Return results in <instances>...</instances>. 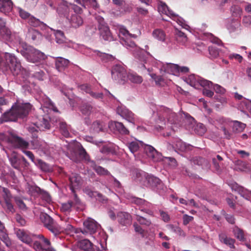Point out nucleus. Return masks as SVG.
Listing matches in <instances>:
<instances>
[{
    "label": "nucleus",
    "mask_w": 251,
    "mask_h": 251,
    "mask_svg": "<svg viewBox=\"0 0 251 251\" xmlns=\"http://www.w3.org/2000/svg\"><path fill=\"white\" fill-rule=\"evenodd\" d=\"M33 109V105L29 102H24L20 100H17L9 111L4 112L1 115L0 123L16 121L18 119H26Z\"/></svg>",
    "instance_id": "f257e3e1"
},
{
    "label": "nucleus",
    "mask_w": 251,
    "mask_h": 251,
    "mask_svg": "<svg viewBox=\"0 0 251 251\" xmlns=\"http://www.w3.org/2000/svg\"><path fill=\"white\" fill-rule=\"evenodd\" d=\"M4 57L6 70H9L14 75H27L26 71L22 68L21 63L15 55L5 52Z\"/></svg>",
    "instance_id": "f03ea898"
},
{
    "label": "nucleus",
    "mask_w": 251,
    "mask_h": 251,
    "mask_svg": "<svg viewBox=\"0 0 251 251\" xmlns=\"http://www.w3.org/2000/svg\"><path fill=\"white\" fill-rule=\"evenodd\" d=\"M57 10L59 14L63 15L69 20L73 27L77 28L82 25L83 20L80 15L72 14L71 16H69L70 8L67 1H63Z\"/></svg>",
    "instance_id": "7ed1b4c3"
},
{
    "label": "nucleus",
    "mask_w": 251,
    "mask_h": 251,
    "mask_svg": "<svg viewBox=\"0 0 251 251\" xmlns=\"http://www.w3.org/2000/svg\"><path fill=\"white\" fill-rule=\"evenodd\" d=\"M24 55L27 61L32 63H42L47 58V56L44 53L33 48L27 49Z\"/></svg>",
    "instance_id": "20e7f679"
},
{
    "label": "nucleus",
    "mask_w": 251,
    "mask_h": 251,
    "mask_svg": "<svg viewBox=\"0 0 251 251\" xmlns=\"http://www.w3.org/2000/svg\"><path fill=\"white\" fill-rule=\"evenodd\" d=\"M127 75L126 69L121 65L116 64L112 68V77L120 83L124 84L127 81Z\"/></svg>",
    "instance_id": "39448f33"
},
{
    "label": "nucleus",
    "mask_w": 251,
    "mask_h": 251,
    "mask_svg": "<svg viewBox=\"0 0 251 251\" xmlns=\"http://www.w3.org/2000/svg\"><path fill=\"white\" fill-rule=\"evenodd\" d=\"M19 15L20 17L25 20L29 25L34 27H39L42 29L45 28L46 25L39 19L36 18L29 13L22 9H20Z\"/></svg>",
    "instance_id": "423d86ee"
},
{
    "label": "nucleus",
    "mask_w": 251,
    "mask_h": 251,
    "mask_svg": "<svg viewBox=\"0 0 251 251\" xmlns=\"http://www.w3.org/2000/svg\"><path fill=\"white\" fill-rule=\"evenodd\" d=\"M83 225L85 227V230L83 231L81 229H76L75 230L76 233L82 232L84 234L85 233H89L90 234H93L96 232L98 227L99 225L96 221L91 218H88L83 222Z\"/></svg>",
    "instance_id": "0eeeda50"
},
{
    "label": "nucleus",
    "mask_w": 251,
    "mask_h": 251,
    "mask_svg": "<svg viewBox=\"0 0 251 251\" xmlns=\"http://www.w3.org/2000/svg\"><path fill=\"white\" fill-rule=\"evenodd\" d=\"M138 175L140 176H143L145 179L144 184L151 187H157L158 185H160L161 181L158 178L151 175L146 173L144 172L137 174L138 177Z\"/></svg>",
    "instance_id": "6e6552de"
},
{
    "label": "nucleus",
    "mask_w": 251,
    "mask_h": 251,
    "mask_svg": "<svg viewBox=\"0 0 251 251\" xmlns=\"http://www.w3.org/2000/svg\"><path fill=\"white\" fill-rule=\"evenodd\" d=\"M87 155L85 150L83 148L82 146L76 150H73L71 151L68 157L72 161L75 162H78L81 161L83 158H86V156Z\"/></svg>",
    "instance_id": "1a4fd4ad"
},
{
    "label": "nucleus",
    "mask_w": 251,
    "mask_h": 251,
    "mask_svg": "<svg viewBox=\"0 0 251 251\" xmlns=\"http://www.w3.org/2000/svg\"><path fill=\"white\" fill-rule=\"evenodd\" d=\"M49 231L55 236L58 235L66 230H72L74 227L71 225H68L66 227L59 225L55 221L47 228Z\"/></svg>",
    "instance_id": "9d476101"
},
{
    "label": "nucleus",
    "mask_w": 251,
    "mask_h": 251,
    "mask_svg": "<svg viewBox=\"0 0 251 251\" xmlns=\"http://www.w3.org/2000/svg\"><path fill=\"white\" fill-rule=\"evenodd\" d=\"M70 188L72 192L78 189L82 184L81 177L77 174H72L69 177Z\"/></svg>",
    "instance_id": "9b49d317"
},
{
    "label": "nucleus",
    "mask_w": 251,
    "mask_h": 251,
    "mask_svg": "<svg viewBox=\"0 0 251 251\" xmlns=\"http://www.w3.org/2000/svg\"><path fill=\"white\" fill-rule=\"evenodd\" d=\"M16 233L18 238L22 242L30 246L32 245L33 235H31L24 230L20 229L16 231Z\"/></svg>",
    "instance_id": "f8f14e48"
},
{
    "label": "nucleus",
    "mask_w": 251,
    "mask_h": 251,
    "mask_svg": "<svg viewBox=\"0 0 251 251\" xmlns=\"http://www.w3.org/2000/svg\"><path fill=\"white\" fill-rule=\"evenodd\" d=\"M110 128L115 129L119 133L122 135H128L129 131L121 122L111 121L109 123Z\"/></svg>",
    "instance_id": "ddd939ff"
},
{
    "label": "nucleus",
    "mask_w": 251,
    "mask_h": 251,
    "mask_svg": "<svg viewBox=\"0 0 251 251\" xmlns=\"http://www.w3.org/2000/svg\"><path fill=\"white\" fill-rule=\"evenodd\" d=\"M146 153L149 158L154 162H157L161 159V154L158 152L153 147L147 145L145 147Z\"/></svg>",
    "instance_id": "4468645a"
},
{
    "label": "nucleus",
    "mask_w": 251,
    "mask_h": 251,
    "mask_svg": "<svg viewBox=\"0 0 251 251\" xmlns=\"http://www.w3.org/2000/svg\"><path fill=\"white\" fill-rule=\"evenodd\" d=\"M118 222L123 226L130 225L132 222V217L130 214L126 212H119L117 216Z\"/></svg>",
    "instance_id": "2eb2a0df"
},
{
    "label": "nucleus",
    "mask_w": 251,
    "mask_h": 251,
    "mask_svg": "<svg viewBox=\"0 0 251 251\" xmlns=\"http://www.w3.org/2000/svg\"><path fill=\"white\" fill-rule=\"evenodd\" d=\"M99 30L100 38L104 40L111 42L114 40L108 25L99 27Z\"/></svg>",
    "instance_id": "dca6fc26"
},
{
    "label": "nucleus",
    "mask_w": 251,
    "mask_h": 251,
    "mask_svg": "<svg viewBox=\"0 0 251 251\" xmlns=\"http://www.w3.org/2000/svg\"><path fill=\"white\" fill-rule=\"evenodd\" d=\"M163 118H166L171 124L176 123L178 119V116L176 114L169 108H164L162 114Z\"/></svg>",
    "instance_id": "f3484780"
},
{
    "label": "nucleus",
    "mask_w": 251,
    "mask_h": 251,
    "mask_svg": "<svg viewBox=\"0 0 251 251\" xmlns=\"http://www.w3.org/2000/svg\"><path fill=\"white\" fill-rule=\"evenodd\" d=\"M118 113L128 122L134 124L135 122V115L129 110L126 108H122L118 110Z\"/></svg>",
    "instance_id": "a211bd4d"
},
{
    "label": "nucleus",
    "mask_w": 251,
    "mask_h": 251,
    "mask_svg": "<svg viewBox=\"0 0 251 251\" xmlns=\"http://www.w3.org/2000/svg\"><path fill=\"white\" fill-rule=\"evenodd\" d=\"M69 63V60L61 57H58L55 60V68L59 72H62L68 67Z\"/></svg>",
    "instance_id": "6ab92c4d"
},
{
    "label": "nucleus",
    "mask_w": 251,
    "mask_h": 251,
    "mask_svg": "<svg viewBox=\"0 0 251 251\" xmlns=\"http://www.w3.org/2000/svg\"><path fill=\"white\" fill-rule=\"evenodd\" d=\"M0 36L2 39L8 42H14L13 38L15 36L11 33V31L6 26L0 28Z\"/></svg>",
    "instance_id": "aec40b11"
},
{
    "label": "nucleus",
    "mask_w": 251,
    "mask_h": 251,
    "mask_svg": "<svg viewBox=\"0 0 251 251\" xmlns=\"http://www.w3.org/2000/svg\"><path fill=\"white\" fill-rule=\"evenodd\" d=\"M78 246L83 251H95L93 244L88 239L80 241Z\"/></svg>",
    "instance_id": "412c9836"
},
{
    "label": "nucleus",
    "mask_w": 251,
    "mask_h": 251,
    "mask_svg": "<svg viewBox=\"0 0 251 251\" xmlns=\"http://www.w3.org/2000/svg\"><path fill=\"white\" fill-rule=\"evenodd\" d=\"M79 110L82 114L89 116L95 112L96 108L89 103H85L80 106Z\"/></svg>",
    "instance_id": "4be33fe9"
},
{
    "label": "nucleus",
    "mask_w": 251,
    "mask_h": 251,
    "mask_svg": "<svg viewBox=\"0 0 251 251\" xmlns=\"http://www.w3.org/2000/svg\"><path fill=\"white\" fill-rule=\"evenodd\" d=\"M219 238L221 242L229 246L231 249L235 248L234 243L235 240L230 237H228L224 233H221L219 235Z\"/></svg>",
    "instance_id": "5701e85b"
},
{
    "label": "nucleus",
    "mask_w": 251,
    "mask_h": 251,
    "mask_svg": "<svg viewBox=\"0 0 251 251\" xmlns=\"http://www.w3.org/2000/svg\"><path fill=\"white\" fill-rule=\"evenodd\" d=\"M0 238L8 247L11 245V242L6 233V229L3 223L0 221Z\"/></svg>",
    "instance_id": "b1692460"
},
{
    "label": "nucleus",
    "mask_w": 251,
    "mask_h": 251,
    "mask_svg": "<svg viewBox=\"0 0 251 251\" xmlns=\"http://www.w3.org/2000/svg\"><path fill=\"white\" fill-rule=\"evenodd\" d=\"M153 37L158 41L164 42L166 39V33L164 30L160 28L153 30L152 33Z\"/></svg>",
    "instance_id": "393cba45"
},
{
    "label": "nucleus",
    "mask_w": 251,
    "mask_h": 251,
    "mask_svg": "<svg viewBox=\"0 0 251 251\" xmlns=\"http://www.w3.org/2000/svg\"><path fill=\"white\" fill-rule=\"evenodd\" d=\"M11 166L18 170H20L21 168V160L19 158L17 155L13 153L9 157Z\"/></svg>",
    "instance_id": "a878e982"
},
{
    "label": "nucleus",
    "mask_w": 251,
    "mask_h": 251,
    "mask_svg": "<svg viewBox=\"0 0 251 251\" xmlns=\"http://www.w3.org/2000/svg\"><path fill=\"white\" fill-rule=\"evenodd\" d=\"M127 81L129 80L131 82L136 84H140L143 81L142 76L135 73H128L127 75Z\"/></svg>",
    "instance_id": "bb28decb"
},
{
    "label": "nucleus",
    "mask_w": 251,
    "mask_h": 251,
    "mask_svg": "<svg viewBox=\"0 0 251 251\" xmlns=\"http://www.w3.org/2000/svg\"><path fill=\"white\" fill-rule=\"evenodd\" d=\"M135 56L142 63L141 66H139L141 68L146 69V67L145 63L147 60V53L144 50H140L135 54Z\"/></svg>",
    "instance_id": "cd10ccee"
},
{
    "label": "nucleus",
    "mask_w": 251,
    "mask_h": 251,
    "mask_svg": "<svg viewBox=\"0 0 251 251\" xmlns=\"http://www.w3.org/2000/svg\"><path fill=\"white\" fill-rule=\"evenodd\" d=\"M12 2L11 0H0V11L8 12L12 9Z\"/></svg>",
    "instance_id": "c85d7f7f"
},
{
    "label": "nucleus",
    "mask_w": 251,
    "mask_h": 251,
    "mask_svg": "<svg viewBox=\"0 0 251 251\" xmlns=\"http://www.w3.org/2000/svg\"><path fill=\"white\" fill-rule=\"evenodd\" d=\"M40 218L46 228L50 226L52 223L55 221L50 216L45 213H41Z\"/></svg>",
    "instance_id": "c756f323"
},
{
    "label": "nucleus",
    "mask_w": 251,
    "mask_h": 251,
    "mask_svg": "<svg viewBox=\"0 0 251 251\" xmlns=\"http://www.w3.org/2000/svg\"><path fill=\"white\" fill-rule=\"evenodd\" d=\"M59 126L60 133L65 137H68L70 135V126L68 125L66 122H60Z\"/></svg>",
    "instance_id": "7c9ffc66"
},
{
    "label": "nucleus",
    "mask_w": 251,
    "mask_h": 251,
    "mask_svg": "<svg viewBox=\"0 0 251 251\" xmlns=\"http://www.w3.org/2000/svg\"><path fill=\"white\" fill-rule=\"evenodd\" d=\"M212 164L215 170L218 172L221 171L222 161L223 158L219 155H217L216 157L212 158Z\"/></svg>",
    "instance_id": "2f4dec72"
},
{
    "label": "nucleus",
    "mask_w": 251,
    "mask_h": 251,
    "mask_svg": "<svg viewBox=\"0 0 251 251\" xmlns=\"http://www.w3.org/2000/svg\"><path fill=\"white\" fill-rule=\"evenodd\" d=\"M35 126L38 129L41 131L49 129L50 127V124L49 121L45 118H43L42 120Z\"/></svg>",
    "instance_id": "473e14b6"
},
{
    "label": "nucleus",
    "mask_w": 251,
    "mask_h": 251,
    "mask_svg": "<svg viewBox=\"0 0 251 251\" xmlns=\"http://www.w3.org/2000/svg\"><path fill=\"white\" fill-rule=\"evenodd\" d=\"M171 71L174 75H176L179 72L187 73L189 71V68L186 67H180L176 64H171L170 66Z\"/></svg>",
    "instance_id": "72a5a7b5"
},
{
    "label": "nucleus",
    "mask_w": 251,
    "mask_h": 251,
    "mask_svg": "<svg viewBox=\"0 0 251 251\" xmlns=\"http://www.w3.org/2000/svg\"><path fill=\"white\" fill-rule=\"evenodd\" d=\"M104 124L100 121H96L92 125L91 129L94 132L99 133L103 130Z\"/></svg>",
    "instance_id": "f704fd0d"
},
{
    "label": "nucleus",
    "mask_w": 251,
    "mask_h": 251,
    "mask_svg": "<svg viewBox=\"0 0 251 251\" xmlns=\"http://www.w3.org/2000/svg\"><path fill=\"white\" fill-rule=\"evenodd\" d=\"M12 142L19 148H26L28 146V142L24 140L22 138L18 136L14 137L12 139Z\"/></svg>",
    "instance_id": "c9c22d12"
},
{
    "label": "nucleus",
    "mask_w": 251,
    "mask_h": 251,
    "mask_svg": "<svg viewBox=\"0 0 251 251\" xmlns=\"http://www.w3.org/2000/svg\"><path fill=\"white\" fill-rule=\"evenodd\" d=\"M167 228L171 232L175 233L179 236L185 237L186 235L185 232L179 226L169 225L167 226Z\"/></svg>",
    "instance_id": "e433bc0d"
},
{
    "label": "nucleus",
    "mask_w": 251,
    "mask_h": 251,
    "mask_svg": "<svg viewBox=\"0 0 251 251\" xmlns=\"http://www.w3.org/2000/svg\"><path fill=\"white\" fill-rule=\"evenodd\" d=\"M14 201L17 206L23 211H26L28 207L25 203L23 199L20 197H15Z\"/></svg>",
    "instance_id": "4c0bfd02"
},
{
    "label": "nucleus",
    "mask_w": 251,
    "mask_h": 251,
    "mask_svg": "<svg viewBox=\"0 0 251 251\" xmlns=\"http://www.w3.org/2000/svg\"><path fill=\"white\" fill-rule=\"evenodd\" d=\"M233 233L235 237L241 241H244L245 240L244 231L237 226L233 228Z\"/></svg>",
    "instance_id": "58836bf2"
},
{
    "label": "nucleus",
    "mask_w": 251,
    "mask_h": 251,
    "mask_svg": "<svg viewBox=\"0 0 251 251\" xmlns=\"http://www.w3.org/2000/svg\"><path fill=\"white\" fill-rule=\"evenodd\" d=\"M120 42L126 48H134L136 46L135 43L130 39V37H122Z\"/></svg>",
    "instance_id": "ea45409f"
},
{
    "label": "nucleus",
    "mask_w": 251,
    "mask_h": 251,
    "mask_svg": "<svg viewBox=\"0 0 251 251\" xmlns=\"http://www.w3.org/2000/svg\"><path fill=\"white\" fill-rule=\"evenodd\" d=\"M2 205L6 213L8 214L14 213L15 212V209L12 203L11 200L4 201Z\"/></svg>",
    "instance_id": "a19ab883"
},
{
    "label": "nucleus",
    "mask_w": 251,
    "mask_h": 251,
    "mask_svg": "<svg viewBox=\"0 0 251 251\" xmlns=\"http://www.w3.org/2000/svg\"><path fill=\"white\" fill-rule=\"evenodd\" d=\"M73 206L74 203L72 201H69L67 202L62 204L61 210L66 214L69 213L71 211L72 208Z\"/></svg>",
    "instance_id": "79ce46f5"
},
{
    "label": "nucleus",
    "mask_w": 251,
    "mask_h": 251,
    "mask_svg": "<svg viewBox=\"0 0 251 251\" xmlns=\"http://www.w3.org/2000/svg\"><path fill=\"white\" fill-rule=\"evenodd\" d=\"M176 39L177 42L181 44H184L187 41V37L185 34L179 30L176 32Z\"/></svg>",
    "instance_id": "37998d69"
},
{
    "label": "nucleus",
    "mask_w": 251,
    "mask_h": 251,
    "mask_svg": "<svg viewBox=\"0 0 251 251\" xmlns=\"http://www.w3.org/2000/svg\"><path fill=\"white\" fill-rule=\"evenodd\" d=\"M232 16L234 17H240L242 13L241 8L238 5H234L230 8Z\"/></svg>",
    "instance_id": "c03bdc74"
},
{
    "label": "nucleus",
    "mask_w": 251,
    "mask_h": 251,
    "mask_svg": "<svg viewBox=\"0 0 251 251\" xmlns=\"http://www.w3.org/2000/svg\"><path fill=\"white\" fill-rule=\"evenodd\" d=\"M93 167V169L99 175H102V176L111 175L110 173L107 169H105V168H104L101 166H97L95 164Z\"/></svg>",
    "instance_id": "a18cd8bd"
},
{
    "label": "nucleus",
    "mask_w": 251,
    "mask_h": 251,
    "mask_svg": "<svg viewBox=\"0 0 251 251\" xmlns=\"http://www.w3.org/2000/svg\"><path fill=\"white\" fill-rule=\"evenodd\" d=\"M119 36L120 40L122 37L127 38L133 37H135L136 36L132 35L129 31L124 26L120 27L119 29Z\"/></svg>",
    "instance_id": "49530a36"
},
{
    "label": "nucleus",
    "mask_w": 251,
    "mask_h": 251,
    "mask_svg": "<svg viewBox=\"0 0 251 251\" xmlns=\"http://www.w3.org/2000/svg\"><path fill=\"white\" fill-rule=\"evenodd\" d=\"M136 220L140 225L146 226H150L151 223L150 220L137 214L136 215Z\"/></svg>",
    "instance_id": "de8ad7c7"
},
{
    "label": "nucleus",
    "mask_w": 251,
    "mask_h": 251,
    "mask_svg": "<svg viewBox=\"0 0 251 251\" xmlns=\"http://www.w3.org/2000/svg\"><path fill=\"white\" fill-rule=\"evenodd\" d=\"M195 131L197 134L202 136L206 131V128L203 124L199 123L195 127Z\"/></svg>",
    "instance_id": "09e8293b"
},
{
    "label": "nucleus",
    "mask_w": 251,
    "mask_h": 251,
    "mask_svg": "<svg viewBox=\"0 0 251 251\" xmlns=\"http://www.w3.org/2000/svg\"><path fill=\"white\" fill-rule=\"evenodd\" d=\"M33 248L36 251H52L51 248H44L41 245V243L39 241H35L34 243L32 242V245Z\"/></svg>",
    "instance_id": "8fccbe9b"
},
{
    "label": "nucleus",
    "mask_w": 251,
    "mask_h": 251,
    "mask_svg": "<svg viewBox=\"0 0 251 251\" xmlns=\"http://www.w3.org/2000/svg\"><path fill=\"white\" fill-rule=\"evenodd\" d=\"M27 36L28 37L30 38L32 41H35L41 37V34L37 30L31 29L29 30Z\"/></svg>",
    "instance_id": "3c124183"
},
{
    "label": "nucleus",
    "mask_w": 251,
    "mask_h": 251,
    "mask_svg": "<svg viewBox=\"0 0 251 251\" xmlns=\"http://www.w3.org/2000/svg\"><path fill=\"white\" fill-rule=\"evenodd\" d=\"M198 83L204 88L207 87L209 89H211L213 87V83L211 81L203 78H198Z\"/></svg>",
    "instance_id": "603ef678"
},
{
    "label": "nucleus",
    "mask_w": 251,
    "mask_h": 251,
    "mask_svg": "<svg viewBox=\"0 0 251 251\" xmlns=\"http://www.w3.org/2000/svg\"><path fill=\"white\" fill-rule=\"evenodd\" d=\"M1 189L2 191L1 195L3 198L4 201L11 200L12 195L10 191L5 187H2Z\"/></svg>",
    "instance_id": "864d4df0"
},
{
    "label": "nucleus",
    "mask_w": 251,
    "mask_h": 251,
    "mask_svg": "<svg viewBox=\"0 0 251 251\" xmlns=\"http://www.w3.org/2000/svg\"><path fill=\"white\" fill-rule=\"evenodd\" d=\"M208 51L210 55L209 57L211 59L216 58L219 56V52L218 49L216 47H209Z\"/></svg>",
    "instance_id": "5fc2aeb1"
},
{
    "label": "nucleus",
    "mask_w": 251,
    "mask_h": 251,
    "mask_svg": "<svg viewBox=\"0 0 251 251\" xmlns=\"http://www.w3.org/2000/svg\"><path fill=\"white\" fill-rule=\"evenodd\" d=\"M245 127V124L238 121H236L234 123L233 129L236 132H241L243 131Z\"/></svg>",
    "instance_id": "6e6d98bb"
},
{
    "label": "nucleus",
    "mask_w": 251,
    "mask_h": 251,
    "mask_svg": "<svg viewBox=\"0 0 251 251\" xmlns=\"http://www.w3.org/2000/svg\"><path fill=\"white\" fill-rule=\"evenodd\" d=\"M247 168V164L245 162L240 160H238L236 162L235 170L236 171H244Z\"/></svg>",
    "instance_id": "4d7b16f0"
},
{
    "label": "nucleus",
    "mask_w": 251,
    "mask_h": 251,
    "mask_svg": "<svg viewBox=\"0 0 251 251\" xmlns=\"http://www.w3.org/2000/svg\"><path fill=\"white\" fill-rule=\"evenodd\" d=\"M28 131L32 135V139H37L38 138V128L35 126H29L28 127Z\"/></svg>",
    "instance_id": "13d9d810"
},
{
    "label": "nucleus",
    "mask_w": 251,
    "mask_h": 251,
    "mask_svg": "<svg viewBox=\"0 0 251 251\" xmlns=\"http://www.w3.org/2000/svg\"><path fill=\"white\" fill-rule=\"evenodd\" d=\"M128 147L130 151L134 153L139 150V144L137 142H132L128 144Z\"/></svg>",
    "instance_id": "bf43d9fd"
},
{
    "label": "nucleus",
    "mask_w": 251,
    "mask_h": 251,
    "mask_svg": "<svg viewBox=\"0 0 251 251\" xmlns=\"http://www.w3.org/2000/svg\"><path fill=\"white\" fill-rule=\"evenodd\" d=\"M235 188V190L237 191L242 196L243 198L246 195L247 193L249 191L248 190L245 189L244 187L238 186L237 184L233 186Z\"/></svg>",
    "instance_id": "052dcab7"
},
{
    "label": "nucleus",
    "mask_w": 251,
    "mask_h": 251,
    "mask_svg": "<svg viewBox=\"0 0 251 251\" xmlns=\"http://www.w3.org/2000/svg\"><path fill=\"white\" fill-rule=\"evenodd\" d=\"M133 227H134V230L135 232L140 234L142 237H144L146 234V232L144 229H143L141 226L139 225L137 223H135L133 224Z\"/></svg>",
    "instance_id": "680f3d73"
},
{
    "label": "nucleus",
    "mask_w": 251,
    "mask_h": 251,
    "mask_svg": "<svg viewBox=\"0 0 251 251\" xmlns=\"http://www.w3.org/2000/svg\"><path fill=\"white\" fill-rule=\"evenodd\" d=\"M39 194L41 196L42 199L47 202H50L51 201V197L50 194L44 190L42 189Z\"/></svg>",
    "instance_id": "e2e57ef3"
},
{
    "label": "nucleus",
    "mask_w": 251,
    "mask_h": 251,
    "mask_svg": "<svg viewBox=\"0 0 251 251\" xmlns=\"http://www.w3.org/2000/svg\"><path fill=\"white\" fill-rule=\"evenodd\" d=\"M38 164L40 168L44 172H48L50 171V166L46 163L43 161L42 160H38Z\"/></svg>",
    "instance_id": "0e129e2a"
},
{
    "label": "nucleus",
    "mask_w": 251,
    "mask_h": 251,
    "mask_svg": "<svg viewBox=\"0 0 251 251\" xmlns=\"http://www.w3.org/2000/svg\"><path fill=\"white\" fill-rule=\"evenodd\" d=\"M194 163L199 166H202L206 164L207 161L204 158L199 157L194 159Z\"/></svg>",
    "instance_id": "69168bd1"
},
{
    "label": "nucleus",
    "mask_w": 251,
    "mask_h": 251,
    "mask_svg": "<svg viewBox=\"0 0 251 251\" xmlns=\"http://www.w3.org/2000/svg\"><path fill=\"white\" fill-rule=\"evenodd\" d=\"M186 82L193 87H196L198 83V79L197 80L194 75H190L186 79Z\"/></svg>",
    "instance_id": "338daca9"
},
{
    "label": "nucleus",
    "mask_w": 251,
    "mask_h": 251,
    "mask_svg": "<svg viewBox=\"0 0 251 251\" xmlns=\"http://www.w3.org/2000/svg\"><path fill=\"white\" fill-rule=\"evenodd\" d=\"M95 19L99 24L98 28L107 25V24L105 23L104 19L100 15H96L95 17Z\"/></svg>",
    "instance_id": "774afa93"
}]
</instances>
